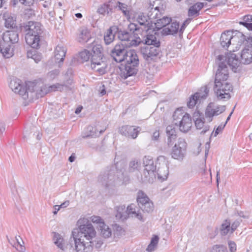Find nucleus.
Listing matches in <instances>:
<instances>
[{"label":"nucleus","instance_id":"nucleus-1","mask_svg":"<svg viewBox=\"0 0 252 252\" xmlns=\"http://www.w3.org/2000/svg\"><path fill=\"white\" fill-rule=\"evenodd\" d=\"M228 69L226 63L220 62L216 73L214 92L219 100L226 101L230 98V92L233 90L232 85L227 82Z\"/></svg>","mask_w":252,"mask_h":252},{"label":"nucleus","instance_id":"nucleus-2","mask_svg":"<svg viewBox=\"0 0 252 252\" xmlns=\"http://www.w3.org/2000/svg\"><path fill=\"white\" fill-rule=\"evenodd\" d=\"M156 34V32L154 34H148L142 40L146 45L141 48V53L144 59L147 61L153 60L161 52L160 42Z\"/></svg>","mask_w":252,"mask_h":252},{"label":"nucleus","instance_id":"nucleus-3","mask_svg":"<svg viewBox=\"0 0 252 252\" xmlns=\"http://www.w3.org/2000/svg\"><path fill=\"white\" fill-rule=\"evenodd\" d=\"M241 60H239L236 55L233 53H229L226 56L219 55L218 60L220 62H223L227 65L232 67V69L236 72V69L241 63L249 64L252 62V48L244 49L241 54Z\"/></svg>","mask_w":252,"mask_h":252},{"label":"nucleus","instance_id":"nucleus-4","mask_svg":"<svg viewBox=\"0 0 252 252\" xmlns=\"http://www.w3.org/2000/svg\"><path fill=\"white\" fill-rule=\"evenodd\" d=\"M246 40V36L241 32H238L235 35L230 31H227L222 33L220 38V43L224 48H227L230 46L231 52L238 50L241 46Z\"/></svg>","mask_w":252,"mask_h":252},{"label":"nucleus","instance_id":"nucleus-5","mask_svg":"<svg viewBox=\"0 0 252 252\" xmlns=\"http://www.w3.org/2000/svg\"><path fill=\"white\" fill-rule=\"evenodd\" d=\"M73 81L71 79H69L66 82L63 84L56 83L52 85L48 86L44 85L41 82H37V85L31 83L30 85V88L31 87L35 88L36 93H35V97L37 98L42 97L47 94L55 91H64L71 89L70 86Z\"/></svg>","mask_w":252,"mask_h":252},{"label":"nucleus","instance_id":"nucleus-6","mask_svg":"<svg viewBox=\"0 0 252 252\" xmlns=\"http://www.w3.org/2000/svg\"><path fill=\"white\" fill-rule=\"evenodd\" d=\"M125 65L121 69L120 76L124 79L135 76L138 70L139 60L135 51L129 50L125 58Z\"/></svg>","mask_w":252,"mask_h":252},{"label":"nucleus","instance_id":"nucleus-7","mask_svg":"<svg viewBox=\"0 0 252 252\" xmlns=\"http://www.w3.org/2000/svg\"><path fill=\"white\" fill-rule=\"evenodd\" d=\"M18 30L8 31L3 34L2 40L0 42V52L5 58H10L14 55L10 43L15 44L19 41Z\"/></svg>","mask_w":252,"mask_h":252},{"label":"nucleus","instance_id":"nucleus-8","mask_svg":"<svg viewBox=\"0 0 252 252\" xmlns=\"http://www.w3.org/2000/svg\"><path fill=\"white\" fill-rule=\"evenodd\" d=\"M77 223L78 230L77 232L72 231L71 237L76 238H81L84 240L97 241L94 240L96 236V231L93 225L89 222L88 219L83 218L79 219Z\"/></svg>","mask_w":252,"mask_h":252},{"label":"nucleus","instance_id":"nucleus-9","mask_svg":"<svg viewBox=\"0 0 252 252\" xmlns=\"http://www.w3.org/2000/svg\"><path fill=\"white\" fill-rule=\"evenodd\" d=\"M24 27L27 32L25 36L27 44L32 48L37 49L39 46V35L42 32L41 24L29 21Z\"/></svg>","mask_w":252,"mask_h":252},{"label":"nucleus","instance_id":"nucleus-10","mask_svg":"<svg viewBox=\"0 0 252 252\" xmlns=\"http://www.w3.org/2000/svg\"><path fill=\"white\" fill-rule=\"evenodd\" d=\"M31 83H33L37 85V82H29L26 86V88L22 85L21 81L17 78L12 79L9 83V87L15 93L19 94L21 95L23 99H32L34 96H35V93H36V87H31L30 88V85Z\"/></svg>","mask_w":252,"mask_h":252},{"label":"nucleus","instance_id":"nucleus-11","mask_svg":"<svg viewBox=\"0 0 252 252\" xmlns=\"http://www.w3.org/2000/svg\"><path fill=\"white\" fill-rule=\"evenodd\" d=\"M73 239L76 252H93L94 249L98 250L103 244V242L99 239L97 240V241H91L81 238Z\"/></svg>","mask_w":252,"mask_h":252},{"label":"nucleus","instance_id":"nucleus-12","mask_svg":"<svg viewBox=\"0 0 252 252\" xmlns=\"http://www.w3.org/2000/svg\"><path fill=\"white\" fill-rule=\"evenodd\" d=\"M161 3L160 0H150L147 10V16L150 20L157 19L161 16L164 11L165 6Z\"/></svg>","mask_w":252,"mask_h":252},{"label":"nucleus","instance_id":"nucleus-13","mask_svg":"<svg viewBox=\"0 0 252 252\" xmlns=\"http://www.w3.org/2000/svg\"><path fill=\"white\" fill-rule=\"evenodd\" d=\"M136 199L138 205L143 214L149 213L153 211L154 209L153 203L144 191L139 190L137 193Z\"/></svg>","mask_w":252,"mask_h":252},{"label":"nucleus","instance_id":"nucleus-14","mask_svg":"<svg viewBox=\"0 0 252 252\" xmlns=\"http://www.w3.org/2000/svg\"><path fill=\"white\" fill-rule=\"evenodd\" d=\"M143 164L144 167L143 174L145 180L151 182L156 177L157 165L155 164L153 158L150 156H145L143 159Z\"/></svg>","mask_w":252,"mask_h":252},{"label":"nucleus","instance_id":"nucleus-15","mask_svg":"<svg viewBox=\"0 0 252 252\" xmlns=\"http://www.w3.org/2000/svg\"><path fill=\"white\" fill-rule=\"evenodd\" d=\"M187 143L185 140L179 138L177 143L173 147L171 156L172 158L179 160H182L185 157L187 149Z\"/></svg>","mask_w":252,"mask_h":252},{"label":"nucleus","instance_id":"nucleus-16","mask_svg":"<svg viewBox=\"0 0 252 252\" xmlns=\"http://www.w3.org/2000/svg\"><path fill=\"white\" fill-rule=\"evenodd\" d=\"M128 51L125 45L122 43L115 45L110 52L111 57L117 63H121L124 61L125 58L126 56Z\"/></svg>","mask_w":252,"mask_h":252},{"label":"nucleus","instance_id":"nucleus-17","mask_svg":"<svg viewBox=\"0 0 252 252\" xmlns=\"http://www.w3.org/2000/svg\"><path fill=\"white\" fill-rule=\"evenodd\" d=\"M118 176V174L115 175V171H110L107 174L100 175L99 176L98 180L100 182L107 187L109 186L120 184L121 179Z\"/></svg>","mask_w":252,"mask_h":252},{"label":"nucleus","instance_id":"nucleus-18","mask_svg":"<svg viewBox=\"0 0 252 252\" xmlns=\"http://www.w3.org/2000/svg\"><path fill=\"white\" fill-rule=\"evenodd\" d=\"M167 162L164 156H159L158 158L157 164H160L162 163V165L161 166L158 167L157 173L158 178L161 181L166 180L169 174Z\"/></svg>","mask_w":252,"mask_h":252},{"label":"nucleus","instance_id":"nucleus-19","mask_svg":"<svg viewBox=\"0 0 252 252\" xmlns=\"http://www.w3.org/2000/svg\"><path fill=\"white\" fill-rule=\"evenodd\" d=\"M118 37L121 41H129V46H136L141 42L140 38H135L131 32H128L125 31H119L117 32Z\"/></svg>","mask_w":252,"mask_h":252},{"label":"nucleus","instance_id":"nucleus-20","mask_svg":"<svg viewBox=\"0 0 252 252\" xmlns=\"http://www.w3.org/2000/svg\"><path fill=\"white\" fill-rule=\"evenodd\" d=\"M225 105L218 106L216 108H213L212 103H209L207 106L205 111V117L208 119V121L210 122L213 120L214 116H217L225 110Z\"/></svg>","mask_w":252,"mask_h":252},{"label":"nucleus","instance_id":"nucleus-21","mask_svg":"<svg viewBox=\"0 0 252 252\" xmlns=\"http://www.w3.org/2000/svg\"><path fill=\"white\" fill-rule=\"evenodd\" d=\"M141 130L139 126H123L120 128L121 134L127 137H130L132 139H135Z\"/></svg>","mask_w":252,"mask_h":252},{"label":"nucleus","instance_id":"nucleus-22","mask_svg":"<svg viewBox=\"0 0 252 252\" xmlns=\"http://www.w3.org/2000/svg\"><path fill=\"white\" fill-rule=\"evenodd\" d=\"M126 211L128 216L136 218L141 221H144L145 217L139 206H137L134 204H131L127 207Z\"/></svg>","mask_w":252,"mask_h":252},{"label":"nucleus","instance_id":"nucleus-23","mask_svg":"<svg viewBox=\"0 0 252 252\" xmlns=\"http://www.w3.org/2000/svg\"><path fill=\"white\" fill-rule=\"evenodd\" d=\"M66 53L65 47L62 45H58L54 51V60L56 63H58V66L61 67V64L64 61V58Z\"/></svg>","mask_w":252,"mask_h":252},{"label":"nucleus","instance_id":"nucleus-24","mask_svg":"<svg viewBox=\"0 0 252 252\" xmlns=\"http://www.w3.org/2000/svg\"><path fill=\"white\" fill-rule=\"evenodd\" d=\"M177 126L179 127L180 131L183 132H187L190 130L192 126V122L189 114H185Z\"/></svg>","mask_w":252,"mask_h":252},{"label":"nucleus","instance_id":"nucleus-25","mask_svg":"<svg viewBox=\"0 0 252 252\" xmlns=\"http://www.w3.org/2000/svg\"><path fill=\"white\" fill-rule=\"evenodd\" d=\"M118 32V27L116 26H111L107 30L104 35V40L106 44H110L114 41L115 34Z\"/></svg>","mask_w":252,"mask_h":252},{"label":"nucleus","instance_id":"nucleus-26","mask_svg":"<svg viewBox=\"0 0 252 252\" xmlns=\"http://www.w3.org/2000/svg\"><path fill=\"white\" fill-rule=\"evenodd\" d=\"M179 23L177 22H170L166 27L163 28L161 33L162 35H167L177 33L179 30Z\"/></svg>","mask_w":252,"mask_h":252},{"label":"nucleus","instance_id":"nucleus-27","mask_svg":"<svg viewBox=\"0 0 252 252\" xmlns=\"http://www.w3.org/2000/svg\"><path fill=\"white\" fill-rule=\"evenodd\" d=\"M3 17L5 20L4 25L6 28L18 30V28L16 26V17L15 15L8 13H4Z\"/></svg>","mask_w":252,"mask_h":252},{"label":"nucleus","instance_id":"nucleus-28","mask_svg":"<svg viewBox=\"0 0 252 252\" xmlns=\"http://www.w3.org/2000/svg\"><path fill=\"white\" fill-rule=\"evenodd\" d=\"M136 20L140 25L144 27L146 31H148L152 27V22L143 13H141L136 17Z\"/></svg>","mask_w":252,"mask_h":252},{"label":"nucleus","instance_id":"nucleus-29","mask_svg":"<svg viewBox=\"0 0 252 252\" xmlns=\"http://www.w3.org/2000/svg\"><path fill=\"white\" fill-rule=\"evenodd\" d=\"M105 129L98 130L96 127L88 126L87 128L86 132L82 134V137L84 138H89L92 136H98L102 134Z\"/></svg>","mask_w":252,"mask_h":252},{"label":"nucleus","instance_id":"nucleus-30","mask_svg":"<svg viewBox=\"0 0 252 252\" xmlns=\"http://www.w3.org/2000/svg\"><path fill=\"white\" fill-rule=\"evenodd\" d=\"M204 4L202 2H197L191 6L188 10V16L194 18L199 14V11L203 8Z\"/></svg>","mask_w":252,"mask_h":252},{"label":"nucleus","instance_id":"nucleus-31","mask_svg":"<svg viewBox=\"0 0 252 252\" xmlns=\"http://www.w3.org/2000/svg\"><path fill=\"white\" fill-rule=\"evenodd\" d=\"M171 22V18L167 16H163L157 19L155 22L156 28L158 30L163 29Z\"/></svg>","mask_w":252,"mask_h":252},{"label":"nucleus","instance_id":"nucleus-32","mask_svg":"<svg viewBox=\"0 0 252 252\" xmlns=\"http://www.w3.org/2000/svg\"><path fill=\"white\" fill-rule=\"evenodd\" d=\"M79 31L78 41L81 43L87 42L90 38V34L88 29L81 28Z\"/></svg>","mask_w":252,"mask_h":252},{"label":"nucleus","instance_id":"nucleus-33","mask_svg":"<svg viewBox=\"0 0 252 252\" xmlns=\"http://www.w3.org/2000/svg\"><path fill=\"white\" fill-rule=\"evenodd\" d=\"M117 214L116 217L118 219L124 220L126 219L127 216V212L126 210V206L124 205H120L116 207Z\"/></svg>","mask_w":252,"mask_h":252},{"label":"nucleus","instance_id":"nucleus-34","mask_svg":"<svg viewBox=\"0 0 252 252\" xmlns=\"http://www.w3.org/2000/svg\"><path fill=\"white\" fill-rule=\"evenodd\" d=\"M54 243L61 250L63 251H65L66 247L64 245L63 239L58 233H55L54 235Z\"/></svg>","mask_w":252,"mask_h":252},{"label":"nucleus","instance_id":"nucleus-35","mask_svg":"<svg viewBox=\"0 0 252 252\" xmlns=\"http://www.w3.org/2000/svg\"><path fill=\"white\" fill-rule=\"evenodd\" d=\"M27 57L34 61L36 63L40 62L42 59V55L35 50L28 51L27 54Z\"/></svg>","mask_w":252,"mask_h":252},{"label":"nucleus","instance_id":"nucleus-36","mask_svg":"<svg viewBox=\"0 0 252 252\" xmlns=\"http://www.w3.org/2000/svg\"><path fill=\"white\" fill-rule=\"evenodd\" d=\"M92 68L95 71L98 72L102 75L106 73V68L107 64L105 62H101L96 65H91Z\"/></svg>","mask_w":252,"mask_h":252},{"label":"nucleus","instance_id":"nucleus-37","mask_svg":"<svg viewBox=\"0 0 252 252\" xmlns=\"http://www.w3.org/2000/svg\"><path fill=\"white\" fill-rule=\"evenodd\" d=\"M159 241V237L157 235H154L151 239V242L148 246L146 250L148 252L154 251L157 248Z\"/></svg>","mask_w":252,"mask_h":252},{"label":"nucleus","instance_id":"nucleus-38","mask_svg":"<svg viewBox=\"0 0 252 252\" xmlns=\"http://www.w3.org/2000/svg\"><path fill=\"white\" fill-rule=\"evenodd\" d=\"M230 222L229 221L225 220L221 225L220 228V234L222 236H225L229 233L230 234Z\"/></svg>","mask_w":252,"mask_h":252},{"label":"nucleus","instance_id":"nucleus-39","mask_svg":"<svg viewBox=\"0 0 252 252\" xmlns=\"http://www.w3.org/2000/svg\"><path fill=\"white\" fill-rule=\"evenodd\" d=\"M99 229L100 234L104 238H107L111 236V229L104 223H101V224L99 225Z\"/></svg>","mask_w":252,"mask_h":252},{"label":"nucleus","instance_id":"nucleus-40","mask_svg":"<svg viewBox=\"0 0 252 252\" xmlns=\"http://www.w3.org/2000/svg\"><path fill=\"white\" fill-rule=\"evenodd\" d=\"M184 115H183V112L182 109H177L174 112L173 115V123L174 125L177 126L180 121L182 119Z\"/></svg>","mask_w":252,"mask_h":252},{"label":"nucleus","instance_id":"nucleus-41","mask_svg":"<svg viewBox=\"0 0 252 252\" xmlns=\"http://www.w3.org/2000/svg\"><path fill=\"white\" fill-rule=\"evenodd\" d=\"M141 163L137 159H133L129 163L128 171L133 172L138 171L140 168Z\"/></svg>","mask_w":252,"mask_h":252},{"label":"nucleus","instance_id":"nucleus-42","mask_svg":"<svg viewBox=\"0 0 252 252\" xmlns=\"http://www.w3.org/2000/svg\"><path fill=\"white\" fill-rule=\"evenodd\" d=\"M200 93H196L194 94L191 95L189 97V101L187 103L189 108H193L196 103L197 100L200 98Z\"/></svg>","mask_w":252,"mask_h":252},{"label":"nucleus","instance_id":"nucleus-43","mask_svg":"<svg viewBox=\"0 0 252 252\" xmlns=\"http://www.w3.org/2000/svg\"><path fill=\"white\" fill-rule=\"evenodd\" d=\"M97 12L103 15H104L105 13L110 14L112 13V8L110 7L109 4L104 3L97 9Z\"/></svg>","mask_w":252,"mask_h":252},{"label":"nucleus","instance_id":"nucleus-44","mask_svg":"<svg viewBox=\"0 0 252 252\" xmlns=\"http://www.w3.org/2000/svg\"><path fill=\"white\" fill-rule=\"evenodd\" d=\"M91 56H92V53H90V51L87 50H84L79 53V58L82 62H84L88 61Z\"/></svg>","mask_w":252,"mask_h":252},{"label":"nucleus","instance_id":"nucleus-45","mask_svg":"<svg viewBox=\"0 0 252 252\" xmlns=\"http://www.w3.org/2000/svg\"><path fill=\"white\" fill-rule=\"evenodd\" d=\"M116 7L121 10L125 16H128L129 14V11L127 9V5L121 2H117L116 4Z\"/></svg>","mask_w":252,"mask_h":252},{"label":"nucleus","instance_id":"nucleus-46","mask_svg":"<svg viewBox=\"0 0 252 252\" xmlns=\"http://www.w3.org/2000/svg\"><path fill=\"white\" fill-rule=\"evenodd\" d=\"M102 50V47L100 45L94 46L92 49L93 54H92V56L96 55V56L103 57Z\"/></svg>","mask_w":252,"mask_h":252},{"label":"nucleus","instance_id":"nucleus-47","mask_svg":"<svg viewBox=\"0 0 252 252\" xmlns=\"http://www.w3.org/2000/svg\"><path fill=\"white\" fill-rule=\"evenodd\" d=\"M15 240H13V243L9 241V242L10 243L11 245H12L14 247H15L17 250L19 252H24L25 250V247L23 246L20 242L18 241V239L16 237H15Z\"/></svg>","mask_w":252,"mask_h":252},{"label":"nucleus","instance_id":"nucleus-48","mask_svg":"<svg viewBox=\"0 0 252 252\" xmlns=\"http://www.w3.org/2000/svg\"><path fill=\"white\" fill-rule=\"evenodd\" d=\"M166 133L167 136H177L176 130L173 126H168L166 127Z\"/></svg>","mask_w":252,"mask_h":252},{"label":"nucleus","instance_id":"nucleus-49","mask_svg":"<svg viewBox=\"0 0 252 252\" xmlns=\"http://www.w3.org/2000/svg\"><path fill=\"white\" fill-rule=\"evenodd\" d=\"M103 57L96 56V55H92L91 60V65H96L101 62H104L102 61Z\"/></svg>","mask_w":252,"mask_h":252},{"label":"nucleus","instance_id":"nucleus-50","mask_svg":"<svg viewBox=\"0 0 252 252\" xmlns=\"http://www.w3.org/2000/svg\"><path fill=\"white\" fill-rule=\"evenodd\" d=\"M212 252H228L226 248L222 245H216L213 248Z\"/></svg>","mask_w":252,"mask_h":252},{"label":"nucleus","instance_id":"nucleus-51","mask_svg":"<svg viewBox=\"0 0 252 252\" xmlns=\"http://www.w3.org/2000/svg\"><path fill=\"white\" fill-rule=\"evenodd\" d=\"M90 220L94 223L101 224V223H104L103 220L99 216H93L90 217Z\"/></svg>","mask_w":252,"mask_h":252},{"label":"nucleus","instance_id":"nucleus-52","mask_svg":"<svg viewBox=\"0 0 252 252\" xmlns=\"http://www.w3.org/2000/svg\"><path fill=\"white\" fill-rule=\"evenodd\" d=\"M225 126V124L224 125H220L218 126V127L216 129L215 132L214 133V131L212 132L211 136L214 135V137L217 136L220 132L222 131Z\"/></svg>","mask_w":252,"mask_h":252},{"label":"nucleus","instance_id":"nucleus-53","mask_svg":"<svg viewBox=\"0 0 252 252\" xmlns=\"http://www.w3.org/2000/svg\"><path fill=\"white\" fill-rule=\"evenodd\" d=\"M194 123L197 129H200L203 127L204 121L201 118L197 119Z\"/></svg>","mask_w":252,"mask_h":252},{"label":"nucleus","instance_id":"nucleus-54","mask_svg":"<svg viewBox=\"0 0 252 252\" xmlns=\"http://www.w3.org/2000/svg\"><path fill=\"white\" fill-rule=\"evenodd\" d=\"M241 220H236L234 221L231 224V231L230 234H232L239 226L240 224Z\"/></svg>","mask_w":252,"mask_h":252},{"label":"nucleus","instance_id":"nucleus-55","mask_svg":"<svg viewBox=\"0 0 252 252\" xmlns=\"http://www.w3.org/2000/svg\"><path fill=\"white\" fill-rule=\"evenodd\" d=\"M229 250L230 252H235L236 251V244L233 241H229L228 242Z\"/></svg>","mask_w":252,"mask_h":252},{"label":"nucleus","instance_id":"nucleus-56","mask_svg":"<svg viewBox=\"0 0 252 252\" xmlns=\"http://www.w3.org/2000/svg\"><path fill=\"white\" fill-rule=\"evenodd\" d=\"M177 136H168L166 142L168 147H170L171 146H172Z\"/></svg>","mask_w":252,"mask_h":252},{"label":"nucleus","instance_id":"nucleus-57","mask_svg":"<svg viewBox=\"0 0 252 252\" xmlns=\"http://www.w3.org/2000/svg\"><path fill=\"white\" fill-rule=\"evenodd\" d=\"M60 73V71L58 69H55L48 73V76L51 79L55 78Z\"/></svg>","mask_w":252,"mask_h":252},{"label":"nucleus","instance_id":"nucleus-58","mask_svg":"<svg viewBox=\"0 0 252 252\" xmlns=\"http://www.w3.org/2000/svg\"><path fill=\"white\" fill-rule=\"evenodd\" d=\"M201 89L203 90V94H202L201 93H200V97L201 98L204 99L208 95V94L209 93V89L206 86L202 88Z\"/></svg>","mask_w":252,"mask_h":252},{"label":"nucleus","instance_id":"nucleus-59","mask_svg":"<svg viewBox=\"0 0 252 252\" xmlns=\"http://www.w3.org/2000/svg\"><path fill=\"white\" fill-rule=\"evenodd\" d=\"M243 20L240 22L250 23L252 22V15H245L243 17Z\"/></svg>","mask_w":252,"mask_h":252},{"label":"nucleus","instance_id":"nucleus-60","mask_svg":"<svg viewBox=\"0 0 252 252\" xmlns=\"http://www.w3.org/2000/svg\"><path fill=\"white\" fill-rule=\"evenodd\" d=\"M240 25H243L246 27L249 30L252 31V23L246 22H239Z\"/></svg>","mask_w":252,"mask_h":252},{"label":"nucleus","instance_id":"nucleus-61","mask_svg":"<svg viewBox=\"0 0 252 252\" xmlns=\"http://www.w3.org/2000/svg\"><path fill=\"white\" fill-rule=\"evenodd\" d=\"M244 43L247 44L248 46L251 45L252 46V35L247 38L246 37V40L244 41L243 44Z\"/></svg>","mask_w":252,"mask_h":252},{"label":"nucleus","instance_id":"nucleus-62","mask_svg":"<svg viewBox=\"0 0 252 252\" xmlns=\"http://www.w3.org/2000/svg\"><path fill=\"white\" fill-rule=\"evenodd\" d=\"M210 142H208L205 144V159L207 158V156L209 153V150L210 149Z\"/></svg>","mask_w":252,"mask_h":252},{"label":"nucleus","instance_id":"nucleus-63","mask_svg":"<svg viewBox=\"0 0 252 252\" xmlns=\"http://www.w3.org/2000/svg\"><path fill=\"white\" fill-rule=\"evenodd\" d=\"M159 136V133L158 131H155L152 136V139L154 140H157Z\"/></svg>","mask_w":252,"mask_h":252},{"label":"nucleus","instance_id":"nucleus-64","mask_svg":"<svg viewBox=\"0 0 252 252\" xmlns=\"http://www.w3.org/2000/svg\"><path fill=\"white\" fill-rule=\"evenodd\" d=\"M69 201H65L63 203L61 204V205H60V207L61 208H65V207H67L69 205Z\"/></svg>","mask_w":252,"mask_h":252}]
</instances>
